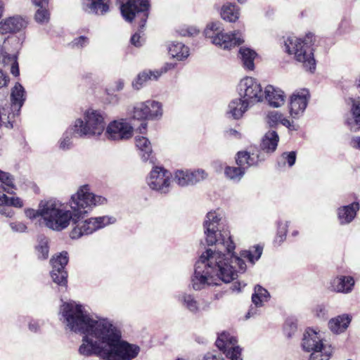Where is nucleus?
<instances>
[{
  "label": "nucleus",
  "instance_id": "f257e3e1",
  "mask_svg": "<svg viewBox=\"0 0 360 360\" xmlns=\"http://www.w3.org/2000/svg\"><path fill=\"white\" fill-rule=\"evenodd\" d=\"M60 320L75 333L84 335L79 352L102 360H133L140 347L122 339L121 330L108 319H94L84 306L75 301L63 302Z\"/></svg>",
  "mask_w": 360,
  "mask_h": 360
},
{
  "label": "nucleus",
  "instance_id": "f03ea898",
  "mask_svg": "<svg viewBox=\"0 0 360 360\" xmlns=\"http://www.w3.org/2000/svg\"><path fill=\"white\" fill-rule=\"evenodd\" d=\"M203 227L207 244L214 245L218 250L207 249L195 262L191 280L195 290L230 283L246 269L243 259L233 254L235 244L219 210L207 214Z\"/></svg>",
  "mask_w": 360,
  "mask_h": 360
},
{
  "label": "nucleus",
  "instance_id": "7ed1b4c3",
  "mask_svg": "<svg viewBox=\"0 0 360 360\" xmlns=\"http://www.w3.org/2000/svg\"><path fill=\"white\" fill-rule=\"evenodd\" d=\"M106 202L105 197L94 194L91 191L89 186L85 184L78 188L66 204L56 199L46 200L41 209L44 221L49 229L60 231L66 229L70 221L77 224L95 207Z\"/></svg>",
  "mask_w": 360,
  "mask_h": 360
},
{
  "label": "nucleus",
  "instance_id": "20e7f679",
  "mask_svg": "<svg viewBox=\"0 0 360 360\" xmlns=\"http://www.w3.org/2000/svg\"><path fill=\"white\" fill-rule=\"evenodd\" d=\"M313 37L312 34H309L302 40L291 36L284 40L285 51L290 55H293L295 59L302 63L303 68L310 72H314L316 69V60L311 47Z\"/></svg>",
  "mask_w": 360,
  "mask_h": 360
},
{
  "label": "nucleus",
  "instance_id": "39448f33",
  "mask_svg": "<svg viewBox=\"0 0 360 360\" xmlns=\"http://www.w3.org/2000/svg\"><path fill=\"white\" fill-rule=\"evenodd\" d=\"M104 114L92 108L86 110L82 117L75 121L71 130L79 137H99L105 129Z\"/></svg>",
  "mask_w": 360,
  "mask_h": 360
},
{
  "label": "nucleus",
  "instance_id": "423d86ee",
  "mask_svg": "<svg viewBox=\"0 0 360 360\" xmlns=\"http://www.w3.org/2000/svg\"><path fill=\"white\" fill-rule=\"evenodd\" d=\"M302 349L311 352L309 360H328L333 353V348L326 343L324 335L320 330L308 328L303 334Z\"/></svg>",
  "mask_w": 360,
  "mask_h": 360
},
{
  "label": "nucleus",
  "instance_id": "0eeeda50",
  "mask_svg": "<svg viewBox=\"0 0 360 360\" xmlns=\"http://www.w3.org/2000/svg\"><path fill=\"white\" fill-rule=\"evenodd\" d=\"M204 33L207 38L210 39L213 44L223 49H231L244 42L243 37L238 31L232 34L224 32L222 25L219 21L209 23Z\"/></svg>",
  "mask_w": 360,
  "mask_h": 360
},
{
  "label": "nucleus",
  "instance_id": "6e6552de",
  "mask_svg": "<svg viewBox=\"0 0 360 360\" xmlns=\"http://www.w3.org/2000/svg\"><path fill=\"white\" fill-rule=\"evenodd\" d=\"M115 218L110 216L91 217L82 221H78L70 232V238L78 239L84 235H89L115 222Z\"/></svg>",
  "mask_w": 360,
  "mask_h": 360
},
{
  "label": "nucleus",
  "instance_id": "1a4fd4ad",
  "mask_svg": "<svg viewBox=\"0 0 360 360\" xmlns=\"http://www.w3.org/2000/svg\"><path fill=\"white\" fill-rule=\"evenodd\" d=\"M148 0H129L122 4L120 9L123 18L129 22L134 18L139 19V27L143 29L148 17Z\"/></svg>",
  "mask_w": 360,
  "mask_h": 360
},
{
  "label": "nucleus",
  "instance_id": "9d476101",
  "mask_svg": "<svg viewBox=\"0 0 360 360\" xmlns=\"http://www.w3.org/2000/svg\"><path fill=\"white\" fill-rule=\"evenodd\" d=\"M149 188L161 194H167L171 190L172 174L162 167L154 166L146 178Z\"/></svg>",
  "mask_w": 360,
  "mask_h": 360
},
{
  "label": "nucleus",
  "instance_id": "9b49d317",
  "mask_svg": "<svg viewBox=\"0 0 360 360\" xmlns=\"http://www.w3.org/2000/svg\"><path fill=\"white\" fill-rule=\"evenodd\" d=\"M238 93L240 97L253 105L263 99V91L260 83L252 77L243 78L238 85Z\"/></svg>",
  "mask_w": 360,
  "mask_h": 360
},
{
  "label": "nucleus",
  "instance_id": "f8f14e48",
  "mask_svg": "<svg viewBox=\"0 0 360 360\" xmlns=\"http://www.w3.org/2000/svg\"><path fill=\"white\" fill-rule=\"evenodd\" d=\"M26 100V91L24 87L18 82L15 83L11 89L10 106L3 108V115L6 116V120L11 127L15 117L20 114V109Z\"/></svg>",
  "mask_w": 360,
  "mask_h": 360
},
{
  "label": "nucleus",
  "instance_id": "ddd939ff",
  "mask_svg": "<svg viewBox=\"0 0 360 360\" xmlns=\"http://www.w3.org/2000/svg\"><path fill=\"white\" fill-rule=\"evenodd\" d=\"M105 136L111 141H124L133 136L134 128L126 120L120 119L110 122L105 126Z\"/></svg>",
  "mask_w": 360,
  "mask_h": 360
},
{
  "label": "nucleus",
  "instance_id": "4468645a",
  "mask_svg": "<svg viewBox=\"0 0 360 360\" xmlns=\"http://www.w3.org/2000/svg\"><path fill=\"white\" fill-rule=\"evenodd\" d=\"M237 340L229 333H221L216 340V346L231 360H242L241 349L236 345Z\"/></svg>",
  "mask_w": 360,
  "mask_h": 360
},
{
  "label": "nucleus",
  "instance_id": "2eb2a0df",
  "mask_svg": "<svg viewBox=\"0 0 360 360\" xmlns=\"http://www.w3.org/2000/svg\"><path fill=\"white\" fill-rule=\"evenodd\" d=\"M68 259V253L65 251L53 256L51 259L53 268L51 276L53 282L60 285H65L67 283L68 273L65 270V266Z\"/></svg>",
  "mask_w": 360,
  "mask_h": 360
},
{
  "label": "nucleus",
  "instance_id": "dca6fc26",
  "mask_svg": "<svg viewBox=\"0 0 360 360\" xmlns=\"http://www.w3.org/2000/svg\"><path fill=\"white\" fill-rule=\"evenodd\" d=\"M310 98V94L307 89L295 90L290 98V114L292 118L301 117Z\"/></svg>",
  "mask_w": 360,
  "mask_h": 360
},
{
  "label": "nucleus",
  "instance_id": "f3484780",
  "mask_svg": "<svg viewBox=\"0 0 360 360\" xmlns=\"http://www.w3.org/2000/svg\"><path fill=\"white\" fill-rule=\"evenodd\" d=\"M27 25V20L20 16L7 18L0 22V34L15 33L25 28Z\"/></svg>",
  "mask_w": 360,
  "mask_h": 360
},
{
  "label": "nucleus",
  "instance_id": "a211bd4d",
  "mask_svg": "<svg viewBox=\"0 0 360 360\" xmlns=\"http://www.w3.org/2000/svg\"><path fill=\"white\" fill-rule=\"evenodd\" d=\"M135 145L139 151V155L143 162H148L151 165H155V158L153 155V149L150 141L148 138L143 136H136L135 137Z\"/></svg>",
  "mask_w": 360,
  "mask_h": 360
},
{
  "label": "nucleus",
  "instance_id": "6ab92c4d",
  "mask_svg": "<svg viewBox=\"0 0 360 360\" xmlns=\"http://www.w3.org/2000/svg\"><path fill=\"white\" fill-rule=\"evenodd\" d=\"M110 0H82V9L87 13L103 15L109 11Z\"/></svg>",
  "mask_w": 360,
  "mask_h": 360
},
{
  "label": "nucleus",
  "instance_id": "aec40b11",
  "mask_svg": "<svg viewBox=\"0 0 360 360\" xmlns=\"http://www.w3.org/2000/svg\"><path fill=\"white\" fill-rule=\"evenodd\" d=\"M360 209L359 202H354L348 205L342 206L338 209V217L342 225L351 223L356 217Z\"/></svg>",
  "mask_w": 360,
  "mask_h": 360
},
{
  "label": "nucleus",
  "instance_id": "412c9836",
  "mask_svg": "<svg viewBox=\"0 0 360 360\" xmlns=\"http://www.w3.org/2000/svg\"><path fill=\"white\" fill-rule=\"evenodd\" d=\"M265 98L269 104L274 108H278L285 103V96L284 92L272 85H268L264 89Z\"/></svg>",
  "mask_w": 360,
  "mask_h": 360
},
{
  "label": "nucleus",
  "instance_id": "4be33fe9",
  "mask_svg": "<svg viewBox=\"0 0 360 360\" xmlns=\"http://www.w3.org/2000/svg\"><path fill=\"white\" fill-rule=\"evenodd\" d=\"M148 101L136 104L134 107L131 116L133 119L141 120L142 122L138 130L141 134H144L147 129V122L146 120L148 118Z\"/></svg>",
  "mask_w": 360,
  "mask_h": 360
},
{
  "label": "nucleus",
  "instance_id": "5701e85b",
  "mask_svg": "<svg viewBox=\"0 0 360 360\" xmlns=\"http://www.w3.org/2000/svg\"><path fill=\"white\" fill-rule=\"evenodd\" d=\"M166 69H160L155 70H143L138 75L136 78L132 82V86L135 89H140L143 85L149 80H157L163 73L166 72Z\"/></svg>",
  "mask_w": 360,
  "mask_h": 360
},
{
  "label": "nucleus",
  "instance_id": "b1692460",
  "mask_svg": "<svg viewBox=\"0 0 360 360\" xmlns=\"http://www.w3.org/2000/svg\"><path fill=\"white\" fill-rule=\"evenodd\" d=\"M250 105L241 98L233 99L229 104L227 114L233 119H240L248 110Z\"/></svg>",
  "mask_w": 360,
  "mask_h": 360
},
{
  "label": "nucleus",
  "instance_id": "393cba45",
  "mask_svg": "<svg viewBox=\"0 0 360 360\" xmlns=\"http://www.w3.org/2000/svg\"><path fill=\"white\" fill-rule=\"evenodd\" d=\"M354 285V281L352 276H338L331 282L333 290L338 292L348 293L352 291Z\"/></svg>",
  "mask_w": 360,
  "mask_h": 360
},
{
  "label": "nucleus",
  "instance_id": "a878e982",
  "mask_svg": "<svg viewBox=\"0 0 360 360\" xmlns=\"http://www.w3.org/2000/svg\"><path fill=\"white\" fill-rule=\"evenodd\" d=\"M352 317L348 314H342L330 319L328 322V327L334 333L344 332L350 323Z\"/></svg>",
  "mask_w": 360,
  "mask_h": 360
},
{
  "label": "nucleus",
  "instance_id": "bb28decb",
  "mask_svg": "<svg viewBox=\"0 0 360 360\" xmlns=\"http://www.w3.org/2000/svg\"><path fill=\"white\" fill-rule=\"evenodd\" d=\"M0 63L4 68H10L11 73L15 77H18L20 74L18 63L15 55H11L0 49Z\"/></svg>",
  "mask_w": 360,
  "mask_h": 360
},
{
  "label": "nucleus",
  "instance_id": "cd10ccee",
  "mask_svg": "<svg viewBox=\"0 0 360 360\" xmlns=\"http://www.w3.org/2000/svg\"><path fill=\"white\" fill-rule=\"evenodd\" d=\"M236 162L237 165L245 172L250 167L257 164L258 156L246 151H240L237 153Z\"/></svg>",
  "mask_w": 360,
  "mask_h": 360
},
{
  "label": "nucleus",
  "instance_id": "c85d7f7f",
  "mask_svg": "<svg viewBox=\"0 0 360 360\" xmlns=\"http://www.w3.org/2000/svg\"><path fill=\"white\" fill-rule=\"evenodd\" d=\"M167 49L171 57L177 60H182L189 56V49L181 42H171Z\"/></svg>",
  "mask_w": 360,
  "mask_h": 360
},
{
  "label": "nucleus",
  "instance_id": "c756f323",
  "mask_svg": "<svg viewBox=\"0 0 360 360\" xmlns=\"http://www.w3.org/2000/svg\"><path fill=\"white\" fill-rule=\"evenodd\" d=\"M279 137L275 131H269L264 136L261 148L266 153L274 152L278 146Z\"/></svg>",
  "mask_w": 360,
  "mask_h": 360
},
{
  "label": "nucleus",
  "instance_id": "7c9ffc66",
  "mask_svg": "<svg viewBox=\"0 0 360 360\" xmlns=\"http://www.w3.org/2000/svg\"><path fill=\"white\" fill-rule=\"evenodd\" d=\"M220 15L224 20L234 22L240 17V9L236 4L227 3L222 6Z\"/></svg>",
  "mask_w": 360,
  "mask_h": 360
},
{
  "label": "nucleus",
  "instance_id": "2f4dec72",
  "mask_svg": "<svg viewBox=\"0 0 360 360\" xmlns=\"http://www.w3.org/2000/svg\"><path fill=\"white\" fill-rule=\"evenodd\" d=\"M239 53L243 67L248 70H253L254 60L257 56L256 52L249 48L241 47Z\"/></svg>",
  "mask_w": 360,
  "mask_h": 360
},
{
  "label": "nucleus",
  "instance_id": "473e14b6",
  "mask_svg": "<svg viewBox=\"0 0 360 360\" xmlns=\"http://www.w3.org/2000/svg\"><path fill=\"white\" fill-rule=\"evenodd\" d=\"M351 112L353 119L352 120H347V123L351 130L356 131L360 129V99H354L352 101Z\"/></svg>",
  "mask_w": 360,
  "mask_h": 360
},
{
  "label": "nucleus",
  "instance_id": "72a5a7b5",
  "mask_svg": "<svg viewBox=\"0 0 360 360\" xmlns=\"http://www.w3.org/2000/svg\"><path fill=\"white\" fill-rule=\"evenodd\" d=\"M270 297L269 292L259 285H255L254 293L252 295V302L256 307H262L264 302L269 300Z\"/></svg>",
  "mask_w": 360,
  "mask_h": 360
},
{
  "label": "nucleus",
  "instance_id": "f704fd0d",
  "mask_svg": "<svg viewBox=\"0 0 360 360\" xmlns=\"http://www.w3.org/2000/svg\"><path fill=\"white\" fill-rule=\"evenodd\" d=\"M49 238L45 236H38L37 244L35 246V250L39 259H46L49 257Z\"/></svg>",
  "mask_w": 360,
  "mask_h": 360
},
{
  "label": "nucleus",
  "instance_id": "c9c22d12",
  "mask_svg": "<svg viewBox=\"0 0 360 360\" xmlns=\"http://www.w3.org/2000/svg\"><path fill=\"white\" fill-rule=\"evenodd\" d=\"M0 185L9 194L14 193L15 190H16L13 176L11 174L1 170H0Z\"/></svg>",
  "mask_w": 360,
  "mask_h": 360
},
{
  "label": "nucleus",
  "instance_id": "e433bc0d",
  "mask_svg": "<svg viewBox=\"0 0 360 360\" xmlns=\"http://www.w3.org/2000/svg\"><path fill=\"white\" fill-rule=\"evenodd\" d=\"M178 299L191 312L196 314L199 311L198 303L193 295L184 293L179 295Z\"/></svg>",
  "mask_w": 360,
  "mask_h": 360
},
{
  "label": "nucleus",
  "instance_id": "4c0bfd02",
  "mask_svg": "<svg viewBox=\"0 0 360 360\" xmlns=\"http://www.w3.org/2000/svg\"><path fill=\"white\" fill-rule=\"evenodd\" d=\"M262 250L263 248L257 245L252 247V249L243 251L240 255L242 257L247 259L250 263L254 264L255 262L260 258L262 254Z\"/></svg>",
  "mask_w": 360,
  "mask_h": 360
},
{
  "label": "nucleus",
  "instance_id": "58836bf2",
  "mask_svg": "<svg viewBox=\"0 0 360 360\" xmlns=\"http://www.w3.org/2000/svg\"><path fill=\"white\" fill-rule=\"evenodd\" d=\"M148 118L152 120L160 119L162 116V105L155 101H148Z\"/></svg>",
  "mask_w": 360,
  "mask_h": 360
},
{
  "label": "nucleus",
  "instance_id": "ea45409f",
  "mask_svg": "<svg viewBox=\"0 0 360 360\" xmlns=\"http://www.w3.org/2000/svg\"><path fill=\"white\" fill-rule=\"evenodd\" d=\"M38 9L35 12L34 20L40 24H45L49 21L50 13L48 10V5H35Z\"/></svg>",
  "mask_w": 360,
  "mask_h": 360
},
{
  "label": "nucleus",
  "instance_id": "a19ab883",
  "mask_svg": "<svg viewBox=\"0 0 360 360\" xmlns=\"http://www.w3.org/2000/svg\"><path fill=\"white\" fill-rule=\"evenodd\" d=\"M245 172L239 166L226 167L224 172L228 179L236 182H238L242 179Z\"/></svg>",
  "mask_w": 360,
  "mask_h": 360
},
{
  "label": "nucleus",
  "instance_id": "79ce46f5",
  "mask_svg": "<svg viewBox=\"0 0 360 360\" xmlns=\"http://www.w3.org/2000/svg\"><path fill=\"white\" fill-rule=\"evenodd\" d=\"M174 180L181 186L191 185L190 170H177L174 173Z\"/></svg>",
  "mask_w": 360,
  "mask_h": 360
},
{
  "label": "nucleus",
  "instance_id": "37998d69",
  "mask_svg": "<svg viewBox=\"0 0 360 360\" xmlns=\"http://www.w3.org/2000/svg\"><path fill=\"white\" fill-rule=\"evenodd\" d=\"M207 176V174L203 169H198L194 171H190L191 185L195 184L204 180Z\"/></svg>",
  "mask_w": 360,
  "mask_h": 360
},
{
  "label": "nucleus",
  "instance_id": "c03bdc74",
  "mask_svg": "<svg viewBox=\"0 0 360 360\" xmlns=\"http://www.w3.org/2000/svg\"><path fill=\"white\" fill-rule=\"evenodd\" d=\"M46 204V200H41L39 204L38 209H27L25 210V215L27 217L31 219H36L38 217H41L44 219V213L42 212V206Z\"/></svg>",
  "mask_w": 360,
  "mask_h": 360
},
{
  "label": "nucleus",
  "instance_id": "a18cd8bd",
  "mask_svg": "<svg viewBox=\"0 0 360 360\" xmlns=\"http://www.w3.org/2000/svg\"><path fill=\"white\" fill-rule=\"evenodd\" d=\"M297 323L292 319L285 321L284 325V333L288 338H291L297 330Z\"/></svg>",
  "mask_w": 360,
  "mask_h": 360
},
{
  "label": "nucleus",
  "instance_id": "49530a36",
  "mask_svg": "<svg viewBox=\"0 0 360 360\" xmlns=\"http://www.w3.org/2000/svg\"><path fill=\"white\" fill-rule=\"evenodd\" d=\"M72 131H66L59 141V147L62 150H68L71 146Z\"/></svg>",
  "mask_w": 360,
  "mask_h": 360
},
{
  "label": "nucleus",
  "instance_id": "de8ad7c7",
  "mask_svg": "<svg viewBox=\"0 0 360 360\" xmlns=\"http://www.w3.org/2000/svg\"><path fill=\"white\" fill-rule=\"evenodd\" d=\"M288 227V221H285V223L278 222L276 240L278 239L279 243H281L285 240Z\"/></svg>",
  "mask_w": 360,
  "mask_h": 360
},
{
  "label": "nucleus",
  "instance_id": "09e8293b",
  "mask_svg": "<svg viewBox=\"0 0 360 360\" xmlns=\"http://www.w3.org/2000/svg\"><path fill=\"white\" fill-rule=\"evenodd\" d=\"M281 160L284 164L287 162L289 167H292L296 160V153L294 151L283 153L281 155Z\"/></svg>",
  "mask_w": 360,
  "mask_h": 360
},
{
  "label": "nucleus",
  "instance_id": "8fccbe9b",
  "mask_svg": "<svg viewBox=\"0 0 360 360\" xmlns=\"http://www.w3.org/2000/svg\"><path fill=\"white\" fill-rule=\"evenodd\" d=\"M282 115V114L279 113L277 111L269 112L267 115L269 124L272 126L274 124H277L278 122H280Z\"/></svg>",
  "mask_w": 360,
  "mask_h": 360
},
{
  "label": "nucleus",
  "instance_id": "3c124183",
  "mask_svg": "<svg viewBox=\"0 0 360 360\" xmlns=\"http://www.w3.org/2000/svg\"><path fill=\"white\" fill-rule=\"evenodd\" d=\"M0 215L11 219L14 217L15 211L8 205H3L0 206Z\"/></svg>",
  "mask_w": 360,
  "mask_h": 360
},
{
  "label": "nucleus",
  "instance_id": "603ef678",
  "mask_svg": "<svg viewBox=\"0 0 360 360\" xmlns=\"http://www.w3.org/2000/svg\"><path fill=\"white\" fill-rule=\"evenodd\" d=\"M6 205H8L11 207L13 206L17 208H21L23 207L24 204L22 199L18 197H8Z\"/></svg>",
  "mask_w": 360,
  "mask_h": 360
},
{
  "label": "nucleus",
  "instance_id": "864d4df0",
  "mask_svg": "<svg viewBox=\"0 0 360 360\" xmlns=\"http://www.w3.org/2000/svg\"><path fill=\"white\" fill-rule=\"evenodd\" d=\"M9 226L11 230L14 232L24 233L27 230V226L20 221L11 222Z\"/></svg>",
  "mask_w": 360,
  "mask_h": 360
},
{
  "label": "nucleus",
  "instance_id": "5fc2aeb1",
  "mask_svg": "<svg viewBox=\"0 0 360 360\" xmlns=\"http://www.w3.org/2000/svg\"><path fill=\"white\" fill-rule=\"evenodd\" d=\"M89 43V39L86 37L81 36L78 38L75 39L72 41V46L76 48H82Z\"/></svg>",
  "mask_w": 360,
  "mask_h": 360
},
{
  "label": "nucleus",
  "instance_id": "6e6d98bb",
  "mask_svg": "<svg viewBox=\"0 0 360 360\" xmlns=\"http://www.w3.org/2000/svg\"><path fill=\"white\" fill-rule=\"evenodd\" d=\"M131 42L135 46H141L143 44V39L141 36V31L135 33L131 38Z\"/></svg>",
  "mask_w": 360,
  "mask_h": 360
},
{
  "label": "nucleus",
  "instance_id": "4d7b16f0",
  "mask_svg": "<svg viewBox=\"0 0 360 360\" xmlns=\"http://www.w3.org/2000/svg\"><path fill=\"white\" fill-rule=\"evenodd\" d=\"M199 33V30L195 27H189L185 30H182L180 32V34L182 36H194Z\"/></svg>",
  "mask_w": 360,
  "mask_h": 360
},
{
  "label": "nucleus",
  "instance_id": "13d9d810",
  "mask_svg": "<svg viewBox=\"0 0 360 360\" xmlns=\"http://www.w3.org/2000/svg\"><path fill=\"white\" fill-rule=\"evenodd\" d=\"M9 82L8 77L0 70V88L6 86Z\"/></svg>",
  "mask_w": 360,
  "mask_h": 360
},
{
  "label": "nucleus",
  "instance_id": "bf43d9fd",
  "mask_svg": "<svg viewBox=\"0 0 360 360\" xmlns=\"http://www.w3.org/2000/svg\"><path fill=\"white\" fill-rule=\"evenodd\" d=\"M259 307H256L255 305H252L248 311V312L247 313L245 317L246 319H250L251 317H253L255 316L256 314H257L258 313V308Z\"/></svg>",
  "mask_w": 360,
  "mask_h": 360
},
{
  "label": "nucleus",
  "instance_id": "052dcab7",
  "mask_svg": "<svg viewBox=\"0 0 360 360\" xmlns=\"http://www.w3.org/2000/svg\"><path fill=\"white\" fill-rule=\"evenodd\" d=\"M204 360H224V359L220 355L207 354L205 356Z\"/></svg>",
  "mask_w": 360,
  "mask_h": 360
},
{
  "label": "nucleus",
  "instance_id": "680f3d73",
  "mask_svg": "<svg viewBox=\"0 0 360 360\" xmlns=\"http://www.w3.org/2000/svg\"><path fill=\"white\" fill-rule=\"evenodd\" d=\"M124 86V82L122 79H118L115 82L114 84V90L117 91H120L123 89Z\"/></svg>",
  "mask_w": 360,
  "mask_h": 360
},
{
  "label": "nucleus",
  "instance_id": "e2e57ef3",
  "mask_svg": "<svg viewBox=\"0 0 360 360\" xmlns=\"http://www.w3.org/2000/svg\"><path fill=\"white\" fill-rule=\"evenodd\" d=\"M1 124H4L5 127L8 128H12L13 127H11L9 124L8 123V121L6 120V116L3 115V109L0 110V126Z\"/></svg>",
  "mask_w": 360,
  "mask_h": 360
},
{
  "label": "nucleus",
  "instance_id": "0e129e2a",
  "mask_svg": "<svg viewBox=\"0 0 360 360\" xmlns=\"http://www.w3.org/2000/svg\"><path fill=\"white\" fill-rule=\"evenodd\" d=\"M39 326L37 321H31L29 323V329L30 331L36 333L38 331Z\"/></svg>",
  "mask_w": 360,
  "mask_h": 360
},
{
  "label": "nucleus",
  "instance_id": "69168bd1",
  "mask_svg": "<svg viewBox=\"0 0 360 360\" xmlns=\"http://www.w3.org/2000/svg\"><path fill=\"white\" fill-rule=\"evenodd\" d=\"M245 285V283L241 284L240 283H234L232 285V290L233 291H240L241 288Z\"/></svg>",
  "mask_w": 360,
  "mask_h": 360
},
{
  "label": "nucleus",
  "instance_id": "338daca9",
  "mask_svg": "<svg viewBox=\"0 0 360 360\" xmlns=\"http://www.w3.org/2000/svg\"><path fill=\"white\" fill-rule=\"evenodd\" d=\"M280 122H281L283 125H284V126H285V127H288V128H290V127H291V122H290V121L289 120H288V119H286V118L283 117V115H282V117L281 118Z\"/></svg>",
  "mask_w": 360,
  "mask_h": 360
},
{
  "label": "nucleus",
  "instance_id": "774afa93",
  "mask_svg": "<svg viewBox=\"0 0 360 360\" xmlns=\"http://www.w3.org/2000/svg\"><path fill=\"white\" fill-rule=\"evenodd\" d=\"M352 144L354 147L360 148V137H356L353 139Z\"/></svg>",
  "mask_w": 360,
  "mask_h": 360
}]
</instances>
